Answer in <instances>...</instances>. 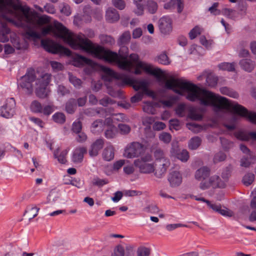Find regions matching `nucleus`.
Here are the masks:
<instances>
[{
  "label": "nucleus",
  "mask_w": 256,
  "mask_h": 256,
  "mask_svg": "<svg viewBox=\"0 0 256 256\" xmlns=\"http://www.w3.org/2000/svg\"><path fill=\"white\" fill-rule=\"evenodd\" d=\"M50 80L51 74L46 73L36 80V93L38 98H44L48 96L50 90L47 86L50 82Z\"/></svg>",
  "instance_id": "6e6552de"
},
{
  "label": "nucleus",
  "mask_w": 256,
  "mask_h": 256,
  "mask_svg": "<svg viewBox=\"0 0 256 256\" xmlns=\"http://www.w3.org/2000/svg\"><path fill=\"white\" fill-rule=\"evenodd\" d=\"M187 128L194 133H198L202 130V127L194 122H190L186 124Z\"/></svg>",
  "instance_id": "8fccbe9b"
},
{
  "label": "nucleus",
  "mask_w": 256,
  "mask_h": 256,
  "mask_svg": "<svg viewBox=\"0 0 256 256\" xmlns=\"http://www.w3.org/2000/svg\"><path fill=\"white\" fill-rule=\"evenodd\" d=\"M102 70L104 72L103 78L105 80L112 81L114 79L121 80L120 86H124L129 84L133 87L136 90H142V92H138L131 98L132 102L135 103L142 100L144 94L151 96L152 92H149L147 86L148 83L145 80H136L132 78L126 76L122 74L116 72L110 68L103 66Z\"/></svg>",
  "instance_id": "20e7f679"
},
{
  "label": "nucleus",
  "mask_w": 256,
  "mask_h": 256,
  "mask_svg": "<svg viewBox=\"0 0 256 256\" xmlns=\"http://www.w3.org/2000/svg\"><path fill=\"white\" fill-rule=\"evenodd\" d=\"M131 38L130 32L129 31L124 32L120 37L118 43L120 46L128 44Z\"/></svg>",
  "instance_id": "e433bc0d"
},
{
  "label": "nucleus",
  "mask_w": 256,
  "mask_h": 256,
  "mask_svg": "<svg viewBox=\"0 0 256 256\" xmlns=\"http://www.w3.org/2000/svg\"><path fill=\"white\" fill-rule=\"evenodd\" d=\"M71 62L74 66L80 67L84 64H91L92 61L84 56L76 54L73 56Z\"/></svg>",
  "instance_id": "aec40b11"
},
{
  "label": "nucleus",
  "mask_w": 256,
  "mask_h": 256,
  "mask_svg": "<svg viewBox=\"0 0 256 256\" xmlns=\"http://www.w3.org/2000/svg\"><path fill=\"white\" fill-rule=\"evenodd\" d=\"M39 210L40 208L36 206H33L28 209L26 212L28 214L29 220L35 218L38 215Z\"/></svg>",
  "instance_id": "09e8293b"
},
{
  "label": "nucleus",
  "mask_w": 256,
  "mask_h": 256,
  "mask_svg": "<svg viewBox=\"0 0 256 256\" xmlns=\"http://www.w3.org/2000/svg\"><path fill=\"white\" fill-rule=\"evenodd\" d=\"M54 121L56 123L62 124L66 121L65 115L62 113L58 112L55 113L52 116Z\"/></svg>",
  "instance_id": "c03bdc74"
},
{
  "label": "nucleus",
  "mask_w": 256,
  "mask_h": 256,
  "mask_svg": "<svg viewBox=\"0 0 256 256\" xmlns=\"http://www.w3.org/2000/svg\"><path fill=\"white\" fill-rule=\"evenodd\" d=\"M104 126V122L102 120H98L92 124L90 130L92 133L97 134L101 132L103 130Z\"/></svg>",
  "instance_id": "c85d7f7f"
},
{
  "label": "nucleus",
  "mask_w": 256,
  "mask_h": 256,
  "mask_svg": "<svg viewBox=\"0 0 256 256\" xmlns=\"http://www.w3.org/2000/svg\"><path fill=\"white\" fill-rule=\"evenodd\" d=\"M154 156L155 158V163L162 161L164 160H168L166 158L163 151L160 149L156 150L154 152Z\"/></svg>",
  "instance_id": "de8ad7c7"
},
{
  "label": "nucleus",
  "mask_w": 256,
  "mask_h": 256,
  "mask_svg": "<svg viewBox=\"0 0 256 256\" xmlns=\"http://www.w3.org/2000/svg\"><path fill=\"white\" fill-rule=\"evenodd\" d=\"M41 44L44 50L52 54L63 53L67 56H70L72 54L69 49L50 39L42 40Z\"/></svg>",
  "instance_id": "9d476101"
},
{
  "label": "nucleus",
  "mask_w": 256,
  "mask_h": 256,
  "mask_svg": "<svg viewBox=\"0 0 256 256\" xmlns=\"http://www.w3.org/2000/svg\"><path fill=\"white\" fill-rule=\"evenodd\" d=\"M188 117L192 120H200L202 116L194 108H191L189 110Z\"/></svg>",
  "instance_id": "ea45409f"
},
{
  "label": "nucleus",
  "mask_w": 256,
  "mask_h": 256,
  "mask_svg": "<svg viewBox=\"0 0 256 256\" xmlns=\"http://www.w3.org/2000/svg\"><path fill=\"white\" fill-rule=\"evenodd\" d=\"M202 32V28L198 26H196L189 32V36L191 40L195 38Z\"/></svg>",
  "instance_id": "603ef678"
},
{
  "label": "nucleus",
  "mask_w": 256,
  "mask_h": 256,
  "mask_svg": "<svg viewBox=\"0 0 256 256\" xmlns=\"http://www.w3.org/2000/svg\"><path fill=\"white\" fill-rule=\"evenodd\" d=\"M144 0H133L134 4L136 8L134 12L137 16H142L144 14V6L143 2Z\"/></svg>",
  "instance_id": "2f4dec72"
},
{
  "label": "nucleus",
  "mask_w": 256,
  "mask_h": 256,
  "mask_svg": "<svg viewBox=\"0 0 256 256\" xmlns=\"http://www.w3.org/2000/svg\"><path fill=\"white\" fill-rule=\"evenodd\" d=\"M104 140L103 138H98L95 140L91 145L89 150V154L90 156H96L99 152L103 148Z\"/></svg>",
  "instance_id": "dca6fc26"
},
{
  "label": "nucleus",
  "mask_w": 256,
  "mask_h": 256,
  "mask_svg": "<svg viewBox=\"0 0 256 256\" xmlns=\"http://www.w3.org/2000/svg\"><path fill=\"white\" fill-rule=\"evenodd\" d=\"M202 139L198 136H194L189 141L188 148L191 150H196L200 145Z\"/></svg>",
  "instance_id": "f704fd0d"
},
{
  "label": "nucleus",
  "mask_w": 256,
  "mask_h": 256,
  "mask_svg": "<svg viewBox=\"0 0 256 256\" xmlns=\"http://www.w3.org/2000/svg\"><path fill=\"white\" fill-rule=\"evenodd\" d=\"M236 63L224 62L218 65V68L222 70H226L228 72H234L235 70Z\"/></svg>",
  "instance_id": "72a5a7b5"
},
{
  "label": "nucleus",
  "mask_w": 256,
  "mask_h": 256,
  "mask_svg": "<svg viewBox=\"0 0 256 256\" xmlns=\"http://www.w3.org/2000/svg\"><path fill=\"white\" fill-rule=\"evenodd\" d=\"M210 174V170L206 166L202 167L196 171L195 174L196 178L198 180H202L200 186L202 190H206L210 186L214 188H222L225 186L224 182L221 180L219 176H211L208 180H207L206 179L208 177Z\"/></svg>",
  "instance_id": "39448f33"
},
{
  "label": "nucleus",
  "mask_w": 256,
  "mask_h": 256,
  "mask_svg": "<svg viewBox=\"0 0 256 256\" xmlns=\"http://www.w3.org/2000/svg\"><path fill=\"white\" fill-rule=\"evenodd\" d=\"M40 38L51 34L56 38H62L72 48L84 51L95 58L102 59L109 62H114L122 70L136 74H140L142 71L146 72V62L140 60L138 54H132L128 59V48L122 46L119 54L106 50L102 47L93 44L92 42L82 34H74L70 32L62 24L57 21L54 22V26L48 24L41 30Z\"/></svg>",
  "instance_id": "f257e3e1"
},
{
  "label": "nucleus",
  "mask_w": 256,
  "mask_h": 256,
  "mask_svg": "<svg viewBox=\"0 0 256 256\" xmlns=\"http://www.w3.org/2000/svg\"><path fill=\"white\" fill-rule=\"evenodd\" d=\"M82 128V122L78 120L73 122L72 126V130L75 133H79Z\"/></svg>",
  "instance_id": "774afa93"
},
{
  "label": "nucleus",
  "mask_w": 256,
  "mask_h": 256,
  "mask_svg": "<svg viewBox=\"0 0 256 256\" xmlns=\"http://www.w3.org/2000/svg\"><path fill=\"white\" fill-rule=\"evenodd\" d=\"M54 110V106L53 104L44 105L40 114H42L45 116H50Z\"/></svg>",
  "instance_id": "49530a36"
},
{
  "label": "nucleus",
  "mask_w": 256,
  "mask_h": 256,
  "mask_svg": "<svg viewBox=\"0 0 256 256\" xmlns=\"http://www.w3.org/2000/svg\"><path fill=\"white\" fill-rule=\"evenodd\" d=\"M218 80V77L212 74H210L207 76L206 82L209 86H215L217 84Z\"/></svg>",
  "instance_id": "79ce46f5"
},
{
  "label": "nucleus",
  "mask_w": 256,
  "mask_h": 256,
  "mask_svg": "<svg viewBox=\"0 0 256 256\" xmlns=\"http://www.w3.org/2000/svg\"><path fill=\"white\" fill-rule=\"evenodd\" d=\"M240 68L244 70L250 72L255 68V62L250 59L244 58L241 60L239 62Z\"/></svg>",
  "instance_id": "4be33fe9"
},
{
  "label": "nucleus",
  "mask_w": 256,
  "mask_h": 256,
  "mask_svg": "<svg viewBox=\"0 0 256 256\" xmlns=\"http://www.w3.org/2000/svg\"><path fill=\"white\" fill-rule=\"evenodd\" d=\"M112 256H133L130 252L125 253L124 248L121 245L116 246Z\"/></svg>",
  "instance_id": "7c9ffc66"
},
{
  "label": "nucleus",
  "mask_w": 256,
  "mask_h": 256,
  "mask_svg": "<svg viewBox=\"0 0 256 256\" xmlns=\"http://www.w3.org/2000/svg\"><path fill=\"white\" fill-rule=\"evenodd\" d=\"M42 106L37 100H34L32 102L30 108L32 112L34 113H40Z\"/></svg>",
  "instance_id": "37998d69"
},
{
  "label": "nucleus",
  "mask_w": 256,
  "mask_h": 256,
  "mask_svg": "<svg viewBox=\"0 0 256 256\" xmlns=\"http://www.w3.org/2000/svg\"><path fill=\"white\" fill-rule=\"evenodd\" d=\"M86 148L84 146L76 148L73 151L72 161L76 164L80 163L84 158V154L86 152Z\"/></svg>",
  "instance_id": "a211bd4d"
},
{
  "label": "nucleus",
  "mask_w": 256,
  "mask_h": 256,
  "mask_svg": "<svg viewBox=\"0 0 256 256\" xmlns=\"http://www.w3.org/2000/svg\"><path fill=\"white\" fill-rule=\"evenodd\" d=\"M152 161V156L148 154L135 160L134 164L138 169L140 173L150 174L154 172V164Z\"/></svg>",
  "instance_id": "423d86ee"
},
{
  "label": "nucleus",
  "mask_w": 256,
  "mask_h": 256,
  "mask_svg": "<svg viewBox=\"0 0 256 256\" xmlns=\"http://www.w3.org/2000/svg\"><path fill=\"white\" fill-rule=\"evenodd\" d=\"M158 4L154 1L149 0L147 2L146 8L150 14H155L158 10Z\"/></svg>",
  "instance_id": "a19ab883"
},
{
  "label": "nucleus",
  "mask_w": 256,
  "mask_h": 256,
  "mask_svg": "<svg viewBox=\"0 0 256 256\" xmlns=\"http://www.w3.org/2000/svg\"><path fill=\"white\" fill-rule=\"evenodd\" d=\"M118 126L120 132L122 134H128L131 130L130 126L126 124H119Z\"/></svg>",
  "instance_id": "3c124183"
},
{
  "label": "nucleus",
  "mask_w": 256,
  "mask_h": 256,
  "mask_svg": "<svg viewBox=\"0 0 256 256\" xmlns=\"http://www.w3.org/2000/svg\"><path fill=\"white\" fill-rule=\"evenodd\" d=\"M76 108V100L71 98L66 102V110L69 114H72L74 112Z\"/></svg>",
  "instance_id": "4c0bfd02"
},
{
  "label": "nucleus",
  "mask_w": 256,
  "mask_h": 256,
  "mask_svg": "<svg viewBox=\"0 0 256 256\" xmlns=\"http://www.w3.org/2000/svg\"><path fill=\"white\" fill-rule=\"evenodd\" d=\"M220 140L222 146L224 150H228L233 147V142L229 141L226 138H220Z\"/></svg>",
  "instance_id": "5fc2aeb1"
},
{
  "label": "nucleus",
  "mask_w": 256,
  "mask_h": 256,
  "mask_svg": "<svg viewBox=\"0 0 256 256\" xmlns=\"http://www.w3.org/2000/svg\"><path fill=\"white\" fill-rule=\"evenodd\" d=\"M189 197L191 198L194 199L197 201H200L206 203L210 208L216 212H218L221 207L220 205V204H211L209 200L200 196L190 194Z\"/></svg>",
  "instance_id": "b1692460"
},
{
  "label": "nucleus",
  "mask_w": 256,
  "mask_h": 256,
  "mask_svg": "<svg viewBox=\"0 0 256 256\" xmlns=\"http://www.w3.org/2000/svg\"><path fill=\"white\" fill-rule=\"evenodd\" d=\"M159 139L164 143L168 144L172 140V136L168 132H162L159 135Z\"/></svg>",
  "instance_id": "bf43d9fd"
},
{
  "label": "nucleus",
  "mask_w": 256,
  "mask_h": 256,
  "mask_svg": "<svg viewBox=\"0 0 256 256\" xmlns=\"http://www.w3.org/2000/svg\"><path fill=\"white\" fill-rule=\"evenodd\" d=\"M236 136L238 139L242 140H256V132H250L246 133L244 132H239L236 134Z\"/></svg>",
  "instance_id": "393cba45"
},
{
  "label": "nucleus",
  "mask_w": 256,
  "mask_h": 256,
  "mask_svg": "<svg viewBox=\"0 0 256 256\" xmlns=\"http://www.w3.org/2000/svg\"><path fill=\"white\" fill-rule=\"evenodd\" d=\"M156 107H160L158 103L152 102H146L143 105V110L148 114H154L156 111Z\"/></svg>",
  "instance_id": "a878e982"
},
{
  "label": "nucleus",
  "mask_w": 256,
  "mask_h": 256,
  "mask_svg": "<svg viewBox=\"0 0 256 256\" xmlns=\"http://www.w3.org/2000/svg\"><path fill=\"white\" fill-rule=\"evenodd\" d=\"M10 40L14 46L18 50H25L28 46V44L26 41L21 42L18 38H12Z\"/></svg>",
  "instance_id": "c756f323"
},
{
  "label": "nucleus",
  "mask_w": 256,
  "mask_h": 256,
  "mask_svg": "<svg viewBox=\"0 0 256 256\" xmlns=\"http://www.w3.org/2000/svg\"><path fill=\"white\" fill-rule=\"evenodd\" d=\"M117 133L118 130L116 126H110L105 131L104 135L106 138L111 139L115 138Z\"/></svg>",
  "instance_id": "58836bf2"
},
{
  "label": "nucleus",
  "mask_w": 256,
  "mask_h": 256,
  "mask_svg": "<svg viewBox=\"0 0 256 256\" xmlns=\"http://www.w3.org/2000/svg\"><path fill=\"white\" fill-rule=\"evenodd\" d=\"M198 100L201 105L213 107L215 112L231 108L240 116L246 118L251 122L256 124V113L248 112L238 104L232 102L227 98L212 92L200 88L192 84V102Z\"/></svg>",
  "instance_id": "7ed1b4c3"
},
{
  "label": "nucleus",
  "mask_w": 256,
  "mask_h": 256,
  "mask_svg": "<svg viewBox=\"0 0 256 256\" xmlns=\"http://www.w3.org/2000/svg\"><path fill=\"white\" fill-rule=\"evenodd\" d=\"M176 8L177 11L180 13L184 8L183 0H170L164 5V8L167 10H174Z\"/></svg>",
  "instance_id": "412c9836"
},
{
  "label": "nucleus",
  "mask_w": 256,
  "mask_h": 256,
  "mask_svg": "<svg viewBox=\"0 0 256 256\" xmlns=\"http://www.w3.org/2000/svg\"><path fill=\"white\" fill-rule=\"evenodd\" d=\"M58 194L54 191H51L47 197L48 202L53 203L56 202L58 198Z\"/></svg>",
  "instance_id": "680f3d73"
},
{
  "label": "nucleus",
  "mask_w": 256,
  "mask_h": 256,
  "mask_svg": "<svg viewBox=\"0 0 256 256\" xmlns=\"http://www.w3.org/2000/svg\"><path fill=\"white\" fill-rule=\"evenodd\" d=\"M158 28L160 32L164 34H170L172 30V20L168 16H164L158 20Z\"/></svg>",
  "instance_id": "4468645a"
},
{
  "label": "nucleus",
  "mask_w": 256,
  "mask_h": 256,
  "mask_svg": "<svg viewBox=\"0 0 256 256\" xmlns=\"http://www.w3.org/2000/svg\"><path fill=\"white\" fill-rule=\"evenodd\" d=\"M254 176L252 173L246 174L243 178L242 182L244 185L248 186L252 184L254 180Z\"/></svg>",
  "instance_id": "864d4df0"
},
{
  "label": "nucleus",
  "mask_w": 256,
  "mask_h": 256,
  "mask_svg": "<svg viewBox=\"0 0 256 256\" xmlns=\"http://www.w3.org/2000/svg\"><path fill=\"white\" fill-rule=\"evenodd\" d=\"M112 4L120 10H122L126 7V3L124 0H112Z\"/></svg>",
  "instance_id": "e2e57ef3"
},
{
  "label": "nucleus",
  "mask_w": 256,
  "mask_h": 256,
  "mask_svg": "<svg viewBox=\"0 0 256 256\" xmlns=\"http://www.w3.org/2000/svg\"><path fill=\"white\" fill-rule=\"evenodd\" d=\"M221 12L224 16L232 19L236 18L238 16L236 10L231 8H224Z\"/></svg>",
  "instance_id": "c9c22d12"
},
{
  "label": "nucleus",
  "mask_w": 256,
  "mask_h": 256,
  "mask_svg": "<svg viewBox=\"0 0 256 256\" xmlns=\"http://www.w3.org/2000/svg\"><path fill=\"white\" fill-rule=\"evenodd\" d=\"M170 129L172 130H178L180 129V121L177 119L170 120L169 122Z\"/></svg>",
  "instance_id": "4d7b16f0"
},
{
  "label": "nucleus",
  "mask_w": 256,
  "mask_h": 256,
  "mask_svg": "<svg viewBox=\"0 0 256 256\" xmlns=\"http://www.w3.org/2000/svg\"><path fill=\"white\" fill-rule=\"evenodd\" d=\"M108 183V180L106 179H100L98 177L94 178L92 180L94 185L98 186H102Z\"/></svg>",
  "instance_id": "0e129e2a"
},
{
  "label": "nucleus",
  "mask_w": 256,
  "mask_h": 256,
  "mask_svg": "<svg viewBox=\"0 0 256 256\" xmlns=\"http://www.w3.org/2000/svg\"><path fill=\"white\" fill-rule=\"evenodd\" d=\"M102 42L104 44H112L114 43V40L110 36L108 35H102L100 36Z\"/></svg>",
  "instance_id": "052dcab7"
},
{
  "label": "nucleus",
  "mask_w": 256,
  "mask_h": 256,
  "mask_svg": "<svg viewBox=\"0 0 256 256\" xmlns=\"http://www.w3.org/2000/svg\"><path fill=\"white\" fill-rule=\"evenodd\" d=\"M10 9L9 8L6 7L0 10V12L2 14H0V22L1 24L0 27V42H7L9 40L8 34L10 32V30L8 27L6 22H12L18 26L12 21L9 20L6 18H10L13 20L15 19L10 16L9 12Z\"/></svg>",
  "instance_id": "0eeeda50"
},
{
  "label": "nucleus",
  "mask_w": 256,
  "mask_h": 256,
  "mask_svg": "<svg viewBox=\"0 0 256 256\" xmlns=\"http://www.w3.org/2000/svg\"><path fill=\"white\" fill-rule=\"evenodd\" d=\"M170 165V161L169 160H164L162 161L156 162L154 165V176L159 178H162L166 173Z\"/></svg>",
  "instance_id": "ddd939ff"
},
{
  "label": "nucleus",
  "mask_w": 256,
  "mask_h": 256,
  "mask_svg": "<svg viewBox=\"0 0 256 256\" xmlns=\"http://www.w3.org/2000/svg\"><path fill=\"white\" fill-rule=\"evenodd\" d=\"M103 111L104 110L102 108V109H94V108H88L85 110L84 113L88 115V116H94L97 114H98L100 113V112Z\"/></svg>",
  "instance_id": "69168bd1"
},
{
  "label": "nucleus",
  "mask_w": 256,
  "mask_h": 256,
  "mask_svg": "<svg viewBox=\"0 0 256 256\" xmlns=\"http://www.w3.org/2000/svg\"><path fill=\"white\" fill-rule=\"evenodd\" d=\"M68 151L65 150H62L59 154V150L58 149L54 152V154L55 158H57L58 161L61 164H65L66 162V156L67 155Z\"/></svg>",
  "instance_id": "473e14b6"
},
{
  "label": "nucleus",
  "mask_w": 256,
  "mask_h": 256,
  "mask_svg": "<svg viewBox=\"0 0 256 256\" xmlns=\"http://www.w3.org/2000/svg\"><path fill=\"white\" fill-rule=\"evenodd\" d=\"M102 156L106 161H110L114 158V149L112 145L107 146L103 150Z\"/></svg>",
  "instance_id": "bb28decb"
},
{
  "label": "nucleus",
  "mask_w": 256,
  "mask_h": 256,
  "mask_svg": "<svg viewBox=\"0 0 256 256\" xmlns=\"http://www.w3.org/2000/svg\"><path fill=\"white\" fill-rule=\"evenodd\" d=\"M16 102L14 98H8L0 108V115L5 118H12L15 112Z\"/></svg>",
  "instance_id": "f8f14e48"
},
{
  "label": "nucleus",
  "mask_w": 256,
  "mask_h": 256,
  "mask_svg": "<svg viewBox=\"0 0 256 256\" xmlns=\"http://www.w3.org/2000/svg\"><path fill=\"white\" fill-rule=\"evenodd\" d=\"M168 180L172 187H176L182 183V176L179 172L174 170L170 172Z\"/></svg>",
  "instance_id": "f3484780"
},
{
  "label": "nucleus",
  "mask_w": 256,
  "mask_h": 256,
  "mask_svg": "<svg viewBox=\"0 0 256 256\" xmlns=\"http://www.w3.org/2000/svg\"><path fill=\"white\" fill-rule=\"evenodd\" d=\"M62 8H60V12L64 14L66 16H69L72 14L70 7L66 4H63Z\"/></svg>",
  "instance_id": "338daca9"
},
{
  "label": "nucleus",
  "mask_w": 256,
  "mask_h": 256,
  "mask_svg": "<svg viewBox=\"0 0 256 256\" xmlns=\"http://www.w3.org/2000/svg\"><path fill=\"white\" fill-rule=\"evenodd\" d=\"M106 20L109 22H114L120 18V15L118 11L114 8H108L106 11Z\"/></svg>",
  "instance_id": "5701e85b"
},
{
  "label": "nucleus",
  "mask_w": 256,
  "mask_h": 256,
  "mask_svg": "<svg viewBox=\"0 0 256 256\" xmlns=\"http://www.w3.org/2000/svg\"><path fill=\"white\" fill-rule=\"evenodd\" d=\"M186 105L181 104H178L176 108V112L179 116L182 117L186 115Z\"/></svg>",
  "instance_id": "13d9d810"
},
{
  "label": "nucleus",
  "mask_w": 256,
  "mask_h": 256,
  "mask_svg": "<svg viewBox=\"0 0 256 256\" xmlns=\"http://www.w3.org/2000/svg\"><path fill=\"white\" fill-rule=\"evenodd\" d=\"M177 100L176 96H170L167 98L166 100L160 98L158 103L159 105H162L163 108H170L173 106Z\"/></svg>",
  "instance_id": "cd10ccee"
},
{
  "label": "nucleus",
  "mask_w": 256,
  "mask_h": 256,
  "mask_svg": "<svg viewBox=\"0 0 256 256\" xmlns=\"http://www.w3.org/2000/svg\"><path fill=\"white\" fill-rule=\"evenodd\" d=\"M240 150L247 154L246 158H243L241 160V166L244 167H248L252 162L251 159H254V158L251 154L249 149L244 145L241 144L240 146Z\"/></svg>",
  "instance_id": "6ab92c4d"
},
{
  "label": "nucleus",
  "mask_w": 256,
  "mask_h": 256,
  "mask_svg": "<svg viewBox=\"0 0 256 256\" xmlns=\"http://www.w3.org/2000/svg\"><path fill=\"white\" fill-rule=\"evenodd\" d=\"M145 151L144 146L138 142H132L124 148V156L128 158H133L140 156Z\"/></svg>",
  "instance_id": "9b49d317"
},
{
  "label": "nucleus",
  "mask_w": 256,
  "mask_h": 256,
  "mask_svg": "<svg viewBox=\"0 0 256 256\" xmlns=\"http://www.w3.org/2000/svg\"><path fill=\"white\" fill-rule=\"evenodd\" d=\"M157 60L158 63L164 65H168L170 64V60L168 56L164 53L160 54Z\"/></svg>",
  "instance_id": "6e6d98bb"
},
{
  "label": "nucleus",
  "mask_w": 256,
  "mask_h": 256,
  "mask_svg": "<svg viewBox=\"0 0 256 256\" xmlns=\"http://www.w3.org/2000/svg\"><path fill=\"white\" fill-rule=\"evenodd\" d=\"M69 80L73 86L78 88L81 86L82 81L80 79L73 76L71 73H68Z\"/></svg>",
  "instance_id": "a18cd8bd"
},
{
  "label": "nucleus",
  "mask_w": 256,
  "mask_h": 256,
  "mask_svg": "<svg viewBox=\"0 0 256 256\" xmlns=\"http://www.w3.org/2000/svg\"><path fill=\"white\" fill-rule=\"evenodd\" d=\"M170 154L172 156L177 158L182 162H186L189 158V154L186 150H180L178 148L177 142L172 144V147L170 150Z\"/></svg>",
  "instance_id": "2eb2a0df"
},
{
  "label": "nucleus",
  "mask_w": 256,
  "mask_h": 256,
  "mask_svg": "<svg viewBox=\"0 0 256 256\" xmlns=\"http://www.w3.org/2000/svg\"><path fill=\"white\" fill-rule=\"evenodd\" d=\"M36 79L35 70L32 68L28 69L26 74L18 80V86L26 90L28 94H30L32 92V83Z\"/></svg>",
  "instance_id": "1a4fd4ad"
},
{
  "label": "nucleus",
  "mask_w": 256,
  "mask_h": 256,
  "mask_svg": "<svg viewBox=\"0 0 256 256\" xmlns=\"http://www.w3.org/2000/svg\"><path fill=\"white\" fill-rule=\"evenodd\" d=\"M9 8L10 14L12 18H6L12 21L18 27L26 30L25 37L32 40L40 39V34L36 31L38 26L48 24L50 22V17L46 15L38 16L35 12L30 11L26 6H22L19 0H0V10L4 8ZM1 12V11H0ZM0 14H2L0 12Z\"/></svg>",
  "instance_id": "f03ea898"
}]
</instances>
